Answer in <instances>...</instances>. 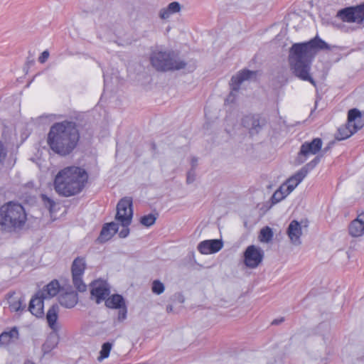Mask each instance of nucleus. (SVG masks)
<instances>
[{"label":"nucleus","mask_w":364,"mask_h":364,"mask_svg":"<svg viewBox=\"0 0 364 364\" xmlns=\"http://www.w3.org/2000/svg\"><path fill=\"white\" fill-rule=\"evenodd\" d=\"M323 49H329V46L318 37L306 43H294L289 50V61L295 76L316 86L309 73L311 65L318 50Z\"/></svg>","instance_id":"nucleus-1"},{"label":"nucleus","mask_w":364,"mask_h":364,"mask_svg":"<svg viewBox=\"0 0 364 364\" xmlns=\"http://www.w3.org/2000/svg\"><path fill=\"white\" fill-rule=\"evenodd\" d=\"M80 140V132L77 124L65 120L54 123L47 136V144L55 154L66 156L77 147Z\"/></svg>","instance_id":"nucleus-2"},{"label":"nucleus","mask_w":364,"mask_h":364,"mask_svg":"<svg viewBox=\"0 0 364 364\" xmlns=\"http://www.w3.org/2000/svg\"><path fill=\"white\" fill-rule=\"evenodd\" d=\"M88 175L85 169L77 166H69L60 170L54 179V189L64 197L80 193L87 182Z\"/></svg>","instance_id":"nucleus-3"},{"label":"nucleus","mask_w":364,"mask_h":364,"mask_svg":"<svg viewBox=\"0 0 364 364\" xmlns=\"http://www.w3.org/2000/svg\"><path fill=\"white\" fill-rule=\"evenodd\" d=\"M23 206L20 203L9 202L0 208V227L2 232H16L21 228Z\"/></svg>","instance_id":"nucleus-4"},{"label":"nucleus","mask_w":364,"mask_h":364,"mask_svg":"<svg viewBox=\"0 0 364 364\" xmlns=\"http://www.w3.org/2000/svg\"><path fill=\"white\" fill-rule=\"evenodd\" d=\"M151 65L158 71L166 72L183 69L186 63L178 58L173 51L153 50L150 55Z\"/></svg>","instance_id":"nucleus-5"},{"label":"nucleus","mask_w":364,"mask_h":364,"mask_svg":"<svg viewBox=\"0 0 364 364\" xmlns=\"http://www.w3.org/2000/svg\"><path fill=\"white\" fill-rule=\"evenodd\" d=\"M132 206V198L131 197L122 198L117 205L116 221L122 223L125 225H130L134 214Z\"/></svg>","instance_id":"nucleus-6"},{"label":"nucleus","mask_w":364,"mask_h":364,"mask_svg":"<svg viewBox=\"0 0 364 364\" xmlns=\"http://www.w3.org/2000/svg\"><path fill=\"white\" fill-rule=\"evenodd\" d=\"M85 268L86 262L84 257H77L73 260L71 266L73 283L80 292H84L87 289V286L82 279Z\"/></svg>","instance_id":"nucleus-7"},{"label":"nucleus","mask_w":364,"mask_h":364,"mask_svg":"<svg viewBox=\"0 0 364 364\" xmlns=\"http://www.w3.org/2000/svg\"><path fill=\"white\" fill-rule=\"evenodd\" d=\"M336 16L345 22L361 23L364 20V3L341 9Z\"/></svg>","instance_id":"nucleus-8"},{"label":"nucleus","mask_w":364,"mask_h":364,"mask_svg":"<svg viewBox=\"0 0 364 364\" xmlns=\"http://www.w3.org/2000/svg\"><path fill=\"white\" fill-rule=\"evenodd\" d=\"M263 258V250L255 245L248 246L244 252V264L249 268L257 267L262 262Z\"/></svg>","instance_id":"nucleus-9"},{"label":"nucleus","mask_w":364,"mask_h":364,"mask_svg":"<svg viewBox=\"0 0 364 364\" xmlns=\"http://www.w3.org/2000/svg\"><path fill=\"white\" fill-rule=\"evenodd\" d=\"M242 124L251 136L258 134L267 125V120L259 114L248 115L243 118Z\"/></svg>","instance_id":"nucleus-10"},{"label":"nucleus","mask_w":364,"mask_h":364,"mask_svg":"<svg viewBox=\"0 0 364 364\" xmlns=\"http://www.w3.org/2000/svg\"><path fill=\"white\" fill-rule=\"evenodd\" d=\"M254 75H255V72L248 70H244L236 75L232 76L230 83L232 91L227 97L225 101L228 103H232L235 98V92H237L240 90V87L242 82L245 80L250 79Z\"/></svg>","instance_id":"nucleus-11"},{"label":"nucleus","mask_w":364,"mask_h":364,"mask_svg":"<svg viewBox=\"0 0 364 364\" xmlns=\"http://www.w3.org/2000/svg\"><path fill=\"white\" fill-rule=\"evenodd\" d=\"M109 292V288L106 282L97 280L91 283V299L95 300L96 303L100 304L105 300Z\"/></svg>","instance_id":"nucleus-12"},{"label":"nucleus","mask_w":364,"mask_h":364,"mask_svg":"<svg viewBox=\"0 0 364 364\" xmlns=\"http://www.w3.org/2000/svg\"><path fill=\"white\" fill-rule=\"evenodd\" d=\"M42 293H36L32 297L28 305V311L36 318H43L44 316V298L42 297Z\"/></svg>","instance_id":"nucleus-13"},{"label":"nucleus","mask_w":364,"mask_h":364,"mask_svg":"<svg viewBox=\"0 0 364 364\" xmlns=\"http://www.w3.org/2000/svg\"><path fill=\"white\" fill-rule=\"evenodd\" d=\"M223 247V243L220 240H207L198 244V250L201 254L208 255L218 252Z\"/></svg>","instance_id":"nucleus-14"},{"label":"nucleus","mask_w":364,"mask_h":364,"mask_svg":"<svg viewBox=\"0 0 364 364\" xmlns=\"http://www.w3.org/2000/svg\"><path fill=\"white\" fill-rule=\"evenodd\" d=\"M23 292L21 290L9 293L6 298L9 309L11 312H21Z\"/></svg>","instance_id":"nucleus-15"},{"label":"nucleus","mask_w":364,"mask_h":364,"mask_svg":"<svg viewBox=\"0 0 364 364\" xmlns=\"http://www.w3.org/2000/svg\"><path fill=\"white\" fill-rule=\"evenodd\" d=\"M287 233L292 244L294 245L301 244L300 237L302 235V230L301 224L297 220H294L289 223Z\"/></svg>","instance_id":"nucleus-16"},{"label":"nucleus","mask_w":364,"mask_h":364,"mask_svg":"<svg viewBox=\"0 0 364 364\" xmlns=\"http://www.w3.org/2000/svg\"><path fill=\"white\" fill-rule=\"evenodd\" d=\"M348 232L353 237H361L364 235V213L350 222L348 226Z\"/></svg>","instance_id":"nucleus-17"},{"label":"nucleus","mask_w":364,"mask_h":364,"mask_svg":"<svg viewBox=\"0 0 364 364\" xmlns=\"http://www.w3.org/2000/svg\"><path fill=\"white\" fill-rule=\"evenodd\" d=\"M322 144L320 138H315L311 142H305L301 146L299 155L306 156L309 154H316L321 150Z\"/></svg>","instance_id":"nucleus-18"},{"label":"nucleus","mask_w":364,"mask_h":364,"mask_svg":"<svg viewBox=\"0 0 364 364\" xmlns=\"http://www.w3.org/2000/svg\"><path fill=\"white\" fill-rule=\"evenodd\" d=\"M19 338V331L17 327L7 329L0 334V348L7 347Z\"/></svg>","instance_id":"nucleus-19"},{"label":"nucleus","mask_w":364,"mask_h":364,"mask_svg":"<svg viewBox=\"0 0 364 364\" xmlns=\"http://www.w3.org/2000/svg\"><path fill=\"white\" fill-rule=\"evenodd\" d=\"M59 311V306L58 304H53L49 308L46 315L48 325L53 332H58L60 330V326L57 322Z\"/></svg>","instance_id":"nucleus-20"},{"label":"nucleus","mask_w":364,"mask_h":364,"mask_svg":"<svg viewBox=\"0 0 364 364\" xmlns=\"http://www.w3.org/2000/svg\"><path fill=\"white\" fill-rule=\"evenodd\" d=\"M118 230V223H116L115 222H111L105 224L100 232L97 240L101 243L107 242L111 239L116 232H117Z\"/></svg>","instance_id":"nucleus-21"},{"label":"nucleus","mask_w":364,"mask_h":364,"mask_svg":"<svg viewBox=\"0 0 364 364\" xmlns=\"http://www.w3.org/2000/svg\"><path fill=\"white\" fill-rule=\"evenodd\" d=\"M348 121L349 125L352 126L355 132L364 126V118L362 117L360 112L355 108L349 110Z\"/></svg>","instance_id":"nucleus-22"},{"label":"nucleus","mask_w":364,"mask_h":364,"mask_svg":"<svg viewBox=\"0 0 364 364\" xmlns=\"http://www.w3.org/2000/svg\"><path fill=\"white\" fill-rule=\"evenodd\" d=\"M59 290V282L56 279H54L45 286L42 290L37 291V293H42V297L46 299H50L57 295Z\"/></svg>","instance_id":"nucleus-23"},{"label":"nucleus","mask_w":364,"mask_h":364,"mask_svg":"<svg viewBox=\"0 0 364 364\" xmlns=\"http://www.w3.org/2000/svg\"><path fill=\"white\" fill-rule=\"evenodd\" d=\"M77 294L73 291L61 294L59 297L60 305L68 309L74 307L77 304Z\"/></svg>","instance_id":"nucleus-24"},{"label":"nucleus","mask_w":364,"mask_h":364,"mask_svg":"<svg viewBox=\"0 0 364 364\" xmlns=\"http://www.w3.org/2000/svg\"><path fill=\"white\" fill-rule=\"evenodd\" d=\"M305 177V176L301 175L300 171H298L294 175H293L284 183H283L282 186H285V188L287 191V193H290L303 181Z\"/></svg>","instance_id":"nucleus-25"},{"label":"nucleus","mask_w":364,"mask_h":364,"mask_svg":"<svg viewBox=\"0 0 364 364\" xmlns=\"http://www.w3.org/2000/svg\"><path fill=\"white\" fill-rule=\"evenodd\" d=\"M181 5L178 2L173 1L170 3L167 7L163 8L159 11V16L161 19H166L173 14L179 12Z\"/></svg>","instance_id":"nucleus-26"},{"label":"nucleus","mask_w":364,"mask_h":364,"mask_svg":"<svg viewBox=\"0 0 364 364\" xmlns=\"http://www.w3.org/2000/svg\"><path fill=\"white\" fill-rule=\"evenodd\" d=\"M124 305V299L119 294H114L105 299V306L109 309H119Z\"/></svg>","instance_id":"nucleus-27"},{"label":"nucleus","mask_w":364,"mask_h":364,"mask_svg":"<svg viewBox=\"0 0 364 364\" xmlns=\"http://www.w3.org/2000/svg\"><path fill=\"white\" fill-rule=\"evenodd\" d=\"M355 132V129H353L352 126L349 125V122L348 121L346 125L341 126L338 128L336 139L339 141L344 140L349 138Z\"/></svg>","instance_id":"nucleus-28"},{"label":"nucleus","mask_w":364,"mask_h":364,"mask_svg":"<svg viewBox=\"0 0 364 364\" xmlns=\"http://www.w3.org/2000/svg\"><path fill=\"white\" fill-rule=\"evenodd\" d=\"M58 343V339L56 336L50 335L42 346L43 355L50 353L54 349Z\"/></svg>","instance_id":"nucleus-29"},{"label":"nucleus","mask_w":364,"mask_h":364,"mask_svg":"<svg viewBox=\"0 0 364 364\" xmlns=\"http://www.w3.org/2000/svg\"><path fill=\"white\" fill-rule=\"evenodd\" d=\"M289 193H287V191L285 188V186L282 185L279 187L278 190H277L272 197V200L273 203H277L280 202L282 200L285 198Z\"/></svg>","instance_id":"nucleus-30"},{"label":"nucleus","mask_w":364,"mask_h":364,"mask_svg":"<svg viewBox=\"0 0 364 364\" xmlns=\"http://www.w3.org/2000/svg\"><path fill=\"white\" fill-rule=\"evenodd\" d=\"M321 156H317L309 163L306 164L304 166H303L299 171H301V175L306 176L308 173L312 170L320 161Z\"/></svg>","instance_id":"nucleus-31"},{"label":"nucleus","mask_w":364,"mask_h":364,"mask_svg":"<svg viewBox=\"0 0 364 364\" xmlns=\"http://www.w3.org/2000/svg\"><path fill=\"white\" fill-rule=\"evenodd\" d=\"M259 240L263 242H269L273 237V232L269 227H264L260 230Z\"/></svg>","instance_id":"nucleus-32"},{"label":"nucleus","mask_w":364,"mask_h":364,"mask_svg":"<svg viewBox=\"0 0 364 364\" xmlns=\"http://www.w3.org/2000/svg\"><path fill=\"white\" fill-rule=\"evenodd\" d=\"M156 216L154 214H149L141 218L140 223L146 226L150 227L154 225L156 222Z\"/></svg>","instance_id":"nucleus-33"},{"label":"nucleus","mask_w":364,"mask_h":364,"mask_svg":"<svg viewBox=\"0 0 364 364\" xmlns=\"http://www.w3.org/2000/svg\"><path fill=\"white\" fill-rule=\"evenodd\" d=\"M112 349V344L109 342L103 343L102 346V349L100 350V355L98 358V360L101 361L103 359L107 358L109 355L110 350Z\"/></svg>","instance_id":"nucleus-34"},{"label":"nucleus","mask_w":364,"mask_h":364,"mask_svg":"<svg viewBox=\"0 0 364 364\" xmlns=\"http://www.w3.org/2000/svg\"><path fill=\"white\" fill-rule=\"evenodd\" d=\"M165 287L159 280H154L152 283L151 290L156 294H161L164 291Z\"/></svg>","instance_id":"nucleus-35"},{"label":"nucleus","mask_w":364,"mask_h":364,"mask_svg":"<svg viewBox=\"0 0 364 364\" xmlns=\"http://www.w3.org/2000/svg\"><path fill=\"white\" fill-rule=\"evenodd\" d=\"M41 200L43 203V205L48 208L50 211L52 210V208L54 207V205H55V203L54 202L53 200H52L51 198H48L46 195L45 194H41Z\"/></svg>","instance_id":"nucleus-36"},{"label":"nucleus","mask_w":364,"mask_h":364,"mask_svg":"<svg viewBox=\"0 0 364 364\" xmlns=\"http://www.w3.org/2000/svg\"><path fill=\"white\" fill-rule=\"evenodd\" d=\"M117 309H118L117 320L119 322H122L127 318V309L126 304Z\"/></svg>","instance_id":"nucleus-37"},{"label":"nucleus","mask_w":364,"mask_h":364,"mask_svg":"<svg viewBox=\"0 0 364 364\" xmlns=\"http://www.w3.org/2000/svg\"><path fill=\"white\" fill-rule=\"evenodd\" d=\"M116 223H118V225L120 224L122 226V229L119 232V237H121V238L127 237L129 235V226L130 225H125L122 223H118V222H117Z\"/></svg>","instance_id":"nucleus-38"},{"label":"nucleus","mask_w":364,"mask_h":364,"mask_svg":"<svg viewBox=\"0 0 364 364\" xmlns=\"http://www.w3.org/2000/svg\"><path fill=\"white\" fill-rule=\"evenodd\" d=\"M7 154L6 149L2 142V141L0 140V164L2 163L4 159H6Z\"/></svg>","instance_id":"nucleus-39"},{"label":"nucleus","mask_w":364,"mask_h":364,"mask_svg":"<svg viewBox=\"0 0 364 364\" xmlns=\"http://www.w3.org/2000/svg\"><path fill=\"white\" fill-rule=\"evenodd\" d=\"M195 170L191 169L187 173V177H186V183L188 184L192 183L195 181Z\"/></svg>","instance_id":"nucleus-40"},{"label":"nucleus","mask_w":364,"mask_h":364,"mask_svg":"<svg viewBox=\"0 0 364 364\" xmlns=\"http://www.w3.org/2000/svg\"><path fill=\"white\" fill-rule=\"evenodd\" d=\"M49 57V52L48 50H44L41 56L38 58V61L41 63H44L48 58Z\"/></svg>","instance_id":"nucleus-41"},{"label":"nucleus","mask_w":364,"mask_h":364,"mask_svg":"<svg viewBox=\"0 0 364 364\" xmlns=\"http://www.w3.org/2000/svg\"><path fill=\"white\" fill-rule=\"evenodd\" d=\"M197 164H198V158L196 157H193L191 159V169L193 170H195L196 167L197 166Z\"/></svg>","instance_id":"nucleus-42"},{"label":"nucleus","mask_w":364,"mask_h":364,"mask_svg":"<svg viewBox=\"0 0 364 364\" xmlns=\"http://www.w3.org/2000/svg\"><path fill=\"white\" fill-rule=\"evenodd\" d=\"M28 198V196H26V199H24V203H31V204H32V203H35V202H36V198H33V197H29V198Z\"/></svg>","instance_id":"nucleus-43"},{"label":"nucleus","mask_w":364,"mask_h":364,"mask_svg":"<svg viewBox=\"0 0 364 364\" xmlns=\"http://www.w3.org/2000/svg\"><path fill=\"white\" fill-rule=\"evenodd\" d=\"M283 321H284V319H283V318H281V319H279V320H278V319H275V320H274V321H272V324H274V325H277V324H279V323H282Z\"/></svg>","instance_id":"nucleus-44"},{"label":"nucleus","mask_w":364,"mask_h":364,"mask_svg":"<svg viewBox=\"0 0 364 364\" xmlns=\"http://www.w3.org/2000/svg\"><path fill=\"white\" fill-rule=\"evenodd\" d=\"M173 311V306L171 305H168L166 306V311L170 313Z\"/></svg>","instance_id":"nucleus-45"},{"label":"nucleus","mask_w":364,"mask_h":364,"mask_svg":"<svg viewBox=\"0 0 364 364\" xmlns=\"http://www.w3.org/2000/svg\"><path fill=\"white\" fill-rule=\"evenodd\" d=\"M132 43V41H127L124 44V43H119L120 46H125V45H130Z\"/></svg>","instance_id":"nucleus-46"},{"label":"nucleus","mask_w":364,"mask_h":364,"mask_svg":"<svg viewBox=\"0 0 364 364\" xmlns=\"http://www.w3.org/2000/svg\"><path fill=\"white\" fill-rule=\"evenodd\" d=\"M330 149V146H326L323 149V152L326 153V151H328V150Z\"/></svg>","instance_id":"nucleus-47"},{"label":"nucleus","mask_w":364,"mask_h":364,"mask_svg":"<svg viewBox=\"0 0 364 364\" xmlns=\"http://www.w3.org/2000/svg\"><path fill=\"white\" fill-rule=\"evenodd\" d=\"M24 364H36V363L31 360H26V362H24Z\"/></svg>","instance_id":"nucleus-48"},{"label":"nucleus","mask_w":364,"mask_h":364,"mask_svg":"<svg viewBox=\"0 0 364 364\" xmlns=\"http://www.w3.org/2000/svg\"><path fill=\"white\" fill-rule=\"evenodd\" d=\"M27 63H28V65L32 64L33 63V60H28Z\"/></svg>","instance_id":"nucleus-49"},{"label":"nucleus","mask_w":364,"mask_h":364,"mask_svg":"<svg viewBox=\"0 0 364 364\" xmlns=\"http://www.w3.org/2000/svg\"><path fill=\"white\" fill-rule=\"evenodd\" d=\"M23 215H24V223L26 222V213L24 212L23 213Z\"/></svg>","instance_id":"nucleus-50"},{"label":"nucleus","mask_w":364,"mask_h":364,"mask_svg":"<svg viewBox=\"0 0 364 364\" xmlns=\"http://www.w3.org/2000/svg\"><path fill=\"white\" fill-rule=\"evenodd\" d=\"M304 161H305V159L301 160V163H304Z\"/></svg>","instance_id":"nucleus-51"}]
</instances>
